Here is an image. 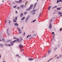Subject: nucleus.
Here are the masks:
<instances>
[{"mask_svg": "<svg viewBox=\"0 0 62 62\" xmlns=\"http://www.w3.org/2000/svg\"><path fill=\"white\" fill-rule=\"evenodd\" d=\"M29 17H30V16H28L27 17H26L25 18V22L26 23H27V22H28V19H29Z\"/></svg>", "mask_w": 62, "mask_h": 62, "instance_id": "f257e3e1", "label": "nucleus"}, {"mask_svg": "<svg viewBox=\"0 0 62 62\" xmlns=\"http://www.w3.org/2000/svg\"><path fill=\"white\" fill-rule=\"evenodd\" d=\"M36 10H33L32 11H31V14L32 15H34V14H35V13H36V12H35V11H36Z\"/></svg>", "mask_w": 62, "mask_h": 62, "instance_id": "f03ea898", "label": "nucleus"}, {"mask_svg": "<svg viewBox=\"0 0 62 62\" xmlns=\"http://www.w3.org/2000/svg\"><path fill=\"white\" fill-rule=\"evenodd\" d=\"M16 40H15L13 41H11L10 42V43H11V45L12 46V45H14V43L15 42H16Z\"/></svg>", "mask_w": 62, "mask_h": 62, "instance_id": "7ed1b4c3", "label": "nucleus"}, {"mask_svg": "<svg viewBox=\"0 0 62 62\" xmlns=\"http://www.w3.org/2000/svg\"><path fill=\"white\" fill-rule=\"evenodd\" d=\"M17 28L18 30V32L19 34H21L22 33V32H21V29H20L19 28Z\"/></svg>", "mask_w": 62, "mask_h": 62, "instance_id": "20e7f679", "label": "nucleus"}, {"mask_svg": "<svg viewBox=\"0 0 62 62\" xmlns=\"http://www.w3.org/2000/svg\"><path fill=\"white\" fill-rule=\"evenodd\" d=\"M52 24L51 23H50L49 26V28H50V29H51V28H52Z\"/></svg>", "mask_w": 62, "mask_h": 62, "instance_id": "39448f33", "label": "nucleus"}, {"mask_svg": "<svg viewBox=\"0 0 62 62\" xmlns=\"http://www.w3.org/2000/svg\"><path fill=\"white\" fill-rule=\"evenodd\" d=\"M31 8H30V7H29L28 8H27L26 9V11H29L30 9H31Z\"/></svg>", "mask_w": 62, "mask_h": 62, "instance_id": "423d86ee", "label": "nucleus"}, {"mask_svg": "<svg viewBox=\"0 0 62 62\" xmlns=\"http://www.w3.org/2000/svg\"><path fill=\"white\" fill-rule=\"evenodd\" d=\"M34 59L32 58V59H31V58H29L28 59V60L29 61H32V60H34Z\"/></svg>", "mask_w": 62, "mask_h": 62, "instance_id": "0eeeda50", "label": "nucleus"}, {"mask_svg": "<svg viewBox=\"0 0 62 62\" xmlns=\"http://www.w3.org/2000/svg\"><path fill=\"white\" fill-rule=\"evenodd\" d=\"M33 4H31L30 7H29L30 8H31V9L32 8V7H33Z\"/></svg>", "mask_w": 62, "mask_h": 62, "instance_id": "6e6552de", "label": "nucleus"}, {"mask_svg": "<svg viewBox=\"0 0 62 62\" xmlns=\"http://www.w3.org/2000/svg\"><path fill=\"white\" fill-rule=\"evenodd\" d=\"M61 8H62V7H61L59 8H57L56 9L57 10H61Z\"/></svg>", "mask_w": 62, "mask_h": 62, "instance_id": "1a4fd4ad", "label": "nucleus"}, {"mask_svg": "<svg viewBox=\"0 0 62 62\" xmlns=\"http://www.w3.org/2000/svg\"><path fill=\"white\" fill-rule=\"evenodd\" d=\"M13 39H17V41H18V42H19V39H17V38H16V37H14Z\"/></svg>", "mask_w": 62, "mask_h": 62, "instance_id": "9d476101", "label": "nucleus"}, {"mask_svg": "<svg viewBox=\"0 0 62 62\" xmlns=\"http://www.w3.org/2000/svg\"><path fill=\"white\" fill-rule=\"evenodd\" d=\"M6 45L8 46H11V45L10 44H6Z\"/></svg>", "mask_w": 62, "mask_h": 62, "instance_id": "9b49d317", "label": "nucleus"}, {"mask_svg": "<svg viewBox=\"0 0 62 62\" xmlns=\"http://www.w3.org/2000/svg\"><path fill=\"white\" fill-rule=\"evenodd\" d=\"M0 45L1 47H4V46H3V45L2 44H0Z\"/></svg>", "mask_w": 62, "mask_h": 62, "instance_id": "f8f14e48", "label": "nucleus"}, {"mask_svg": "<svg viewBox=\"0 0 62 62\" xmlns=\"http://www.w3.org/2000/svg\"><path fill=\"white\" fill-rule=\"evenodd\" d=\"M23 13H21V14H20V17H22V16H23Z\"/></svg>", "mask_w": 62, "mask_h": 62, "instance_id": "ddd939ff", "label": "nucleus"}, {"mask_svg": "<svg viewBox=\"0 0 62 62\" xmlns=\"http://www.w3.org/2000/svg\"><path fill=\"white\" fill-rule=\"evenodd\" d=\"M58 14H59L60 15H62V13L59 12L58 13Z\"/></svg>", "mask_w": 62, "mask_h": 62, "instance_id": "4468645a", "label": "nucleus"}, {"mask_svg": "<svg viewBox=\"0 0 62 62\" xmlns=\"http://www.w3.org/2000/svg\"><path fill=\"white\" fill-rule=\"evenodd\" d=\"M14 24L15 25H16V26H18L19 25L17 23H16Z\"/></svg>", "mask_w": 62, "mask_h": 62, "instance_id": "2eb2a0df", "label": "nucleus"}, {"mask_svg": "<svg viewBox=\"0 0 62 62\" xmlns=\"http://www.w3.org/2000/svg\"><path fill=\"white\" fill-rule=\"evenodd\" d=\"M25 19V17H23L21 19V21H23L24 20V19Z\"/></svg>", "mask_w": 62, "mask_h": 62, "instance_id": "dca6fc26", "label": "nucleus"}, {"mask_svg": "<svg viewBox=\"0 0 62 62\" xmlns=\"http://www.w3.org/2000/svg\"><path fill=\"white\" fill-rule=\"evenodd\" d=\"M22 0H19V3H22Z\"/></svg>", "mask_w": 62, "mask_h": 62, "instance_id": "f3484780", "label": "nucleus"}, {"mask_svg": "<svg viewBox=\"0 0 62 62\" xmlns=\"http://www.w3.org/2000/svg\"><path fill=\"white\" fill-rule=\"evenodd\" d=\"M57 47H55L54 48V51H55L56 50V49H57Z\"/></svg>", "mask_w": 62, "mask_h": 62, "instance_id": "a211bd4d", "label": "nucleus"}, {"mask_svg": "<svg viewBox=\"0 0 62 62\" xmlns=\"http://www.w3.org/2000/svg\"><path fill=\"white\" fill-rule=\"evenodd\" d=\"M27 13H28L27 12H25L24 13V14L25 15H26V14H27Z\"/></svg>", "mask_w": 62, "mask_h": 62, "instance_id": "6ab92c4d", "label": "nucleus"}, {"mask_svg": "<svg viewBox=\"0 0 62 62\" xmlns=\"http://www.w3.org/2000/svg\"><path fill=\"white\" fill-rule=\"evenodd\" d=\"M16 56H18V57H20V56H19V55L18 54H16Z\"/></svg>", "mask_w": 62, "mask_h": 62, "instance_id": "aec40b11", "label": "nucleus"}, {"mask_svg": "<svg viewBox=\"0 0 62 62\" xmlns=\"http://www.w3.org/2000/svg\"><path fill=\"white\" fill-rule=\"evenodd\" d=\"M15 3H19V2L18 1H15Z\"/></svg>", "mask_w": 62, "mask_h": 62, "instance_id": "412c9836", "label": "nucleus"}, {"mask_svg": "<svg viewBox=\"0 0 62 62\" xmlns=\"http://www.w3.org/2000/svg\"><path fill=\"white\" fill-rule=\"evenodd\" d=\"M37 4H38V3L36 2L34 4V6H36L37 5Z\"/></svg>", "mask_w": 62, "mask_h": 62, "instance_id": "4be33fe9", "label": "nucleus"}, {"mask_svg": "<svg viewBox=\"0 0 62 62\" xmlns=\"http://www.w3.org/2000/svg\"><path fill=\"white\" fill-rule=\"evenodd\" d=\"M24 5H23L22 6H21L20 7L21 8H23Z\"/></svg>", "mask_w": 62, "mask_h": 62, "instance_id": "5701e85b", "label": "nucleus"}, {"mask_svg": "<svg viewBox=\"0 0 62 62\" xmlns=\"http://www.w3.org/2000/svg\"><path fill=\"white\" fill-rule=\"evenodd\" d=\"M11 41V39L9 40L7 42H10V41Z\"/></svg>", "mask_w": 62, "mask_h": 62, "instance_id": "b1692460", "label": "nucleus"}, {"mask_svg": "<svg viewBox=\"0 0 62 62\" xmlns=\"http://www.w3.org/2000/svg\"><path fill=\"white\" fill-rule=\"evenodd\" d=\"M14 21H13L15 23V22H16V20H15V19H14Z\"/></svg>", "mask_w": 62, "mask_h": 62, "instance_id": "393cba45", "label": "nucleus"}, {"mask_svg": "<svg viewBox=\"0 0 62 62\" xmlns=\"http://www.w3.org/2000/svg\"><path fill=\"white\" fill-rule=\"evenodd\" d=\"M25 32H24L23 33V36H25Z\"/></svg>", "mask_w": 62, "mask_h": 62, "instance_id": "a878e982", "label": "nucleus"}, {"mask_svg": "<svg viewBox=\"0 0 62 62\" xmlns=\"http://www.w3.org/2000/svg\"><path fill=\"white\" fill-rule=\"evenodd\" d=\"M17 16H16V17H15V20H17Z\"/></svg>", "mask_w": 62, "mask_h": 62, "instance_id": "bb28decb", "label": "nucleus"}, {"mask_svg": "<svg viewBox=\"0 0 62 62\" xmlns=\"http://www.w3.org/2000/svg\"><path fill=\"white\" fill-rule=\"evenodd\" d=\"M23 26H22L21 29H23Z\"/></svg>", "mask_w": 62, "mask_h": 62, "instance_id": "cd10ccee", "label": "nucleus"}, {"mask_svg": "<svg viewBox=\"0 0 62 62\" xmlns=\"http://www.w3.org/2000/svg\"><path fill=\"white\" fill-rule=\"evenodd\" d=\"M62 56V55H61V54H60L59 56V57H61Z\"/></svg>", "mask_w": 62, "mask_h": 62, "instance_id": "c85d7f7f", "label": "nucleus"}, {"mask_svg": "<svg viewBox=\"0 0 62 62\" xmlns=\"http://www.w3.org/2000/svg\"><path fill=\"white\" fill-rule=\"evenodd\" d=\"M19 48H21V45L20 44L19 45Z\"/></svg>", "mask_w": 62, "mask_h": 62, "instance_id": "c756f323", "label": "nucleus"}, {"mask_svg": "<svg viewBox=\"0 0 62 62\" xmlns=\"http://www.w3.org/2000/svg\"><path fill=\"white\" fill-rule=\"evenodd\" d=\"M59 2H62V0H59Z\"/></svg>", "mask_w": 62, "mask_h": 62, "instance_id": "7c9ffc66", "label": "nucleus"}, {"mask_svg": "<svg viewBox=\"0 0 62 62\" xmlns=\"http://www.w3.org/2000/svg\"><path fill=\"white\" fill-rule=\"evenodd\" d=\"M10 23H11V21L10 20H9V23L10 24Z\"/></svg>", "mask_w": 62, "mask_h": 62, "instance_id": "2f4dec72", "label": "nucleus"}, {"mask_svg": "<svg viewBox=\"0 0 62 62\" xmlns=\"http://www.w3.org/2000/svg\"><path fill=\"white\" fill-rule=\"evenodd\" d=\"M22 40H23V39H21V40H20V42H21V41Z\"/></svg>", "mask_w": 62, "mask_h": 62, "instance_id": "473e14b6", "label": "nucleus"}, {"mask_svg": "<svg viewBox=\"0 0 62 62\" xmlns=\"http://www.w3.org/2000/svg\"><path fill=\"white\" fill-rule=\"evenodd\" d=\"M16 7V6H13V8H15Z\"/></svg>", "mask_w": 62, "mask_h": 62, "instance_id": "72a5a7b5", "label": "nucleus"}, {"mask_svg": "<svg viewBox=\"0 0 62 62\" xmlns=\"http://www.w3.org/2000/svg\"><path fill=\"white\" fill-rule=\"evenodd\" d=\"M52 59H52V58H51L49 60L50 61V60H52Z\"/></svg>", "mask_w": 62, "mask_h": 62, "instance_id": "f704fd0d", "label": "nucleus"}, {"mask_svg": "<svg viewBox=\"0 0 62 62\" xmlns=\"http://www.w3.org/2000/svg\"><path fill=\"white\" fill-rule=\"evenodd\" d=\"M29 37V35H27V38H28V37Z\"/></svg>", "mask_w": 62, "mask_h": 62, "instance_id": "c9c22d12", "label": "nucleus"}, {"mask_svg": "<svg viewBox=\"0 0 62 62\" xmlns=\"http://www.w3.org/2000/svg\"><path fill=\"white\" fill-rule=\"evenodd\" d=\"M2 40L3 41H5V39H2Z\"/></svg>", "mask_w": 62, "mask_h": 62, "instance_id": "e433bc0d", "label": "nucleus"}, {"mask_svg": "<svg viewBox=\"0 0 62 62\" xmlns=\"http://www.w3.org/2000/svg\"><path fill=\"white\" fill-rule=\"evenodd\" d=\"M36 20H33V22H36Z\"/></svg>", "mask_w": 62, "mask_h": 62, "instance_id": "4c0bfd02", "label": "nucleus"}, {"mask_svg": "<svg viewBox=\"0 0 62 62\" xmlns=\"http://www.w3.org/2000/svg\"><path fill=\"white\" fill-rule=\"evenodd\" d=\"M57 3H58V2H59V1L58 0H57Z\"/></svg>", "mask_w": 62, "mask_h": 62, "instance_id": "58836bf2", "label": "nucleus"}, {"mask_svg": "<svg viewBox=\"0 0 62 62\" xmlns=\"http://www.w3.org/2000/svg\"><path fill=\"white\" fill-rule=\"evenodd\" d=\"M16 14H17V13H18V12H17V11H16Z\"/></svg>", "mask_w": 62, "mask_h": 62, "instance_id": "ea45409f", "label": "nucleus"}, {"mask_svg": "<svg viewBox=\"0 0 62 62\" xmlns=\"http://www.w3.org/2000/svg\"><path fill=\"white\" fill-rule=\"evenodd\" d=\"M36 7V5H34L33 7V8H34Z\"/></svg>", "mask_w": 62, "mask_h": 62, "instance_id": "a19ab883", "label": "nucleus"}, {"mask_svg": "<svg viewBox=\"0 0 62 62\" xmlns=\"http://www.w3.org/2000/svg\"><path fill=\"white\" fill-rule=\"evenodd\" d=\"M52 22V20L51 19V20L50 21V23H51Z\"/></svg>", "mask_w": 62, "mask_h": 62, "instance_id": "79ce46f5", "label": "nucleus"}, {"mask_svg": "<svg viewBox=\"0 0 62 62\" xmlns=\"http://www.w3.org/2000/svg\"><path fill=\"white\" fill-rule=\"evenodd\" d=\"M40 14H41V13H40L39 16V17H38V18H39V16H40Z\"/></svg>", "mask_w": 62, "mask_h": 62, "instance_id": "37998d69", "label": "nucleus"}, {"mask_svg": "<svg viewBox=\"0 0 62 62\" xmlns=\"http://www.w3.org/2000/svg\"><path fill=\"white\" fill-rule=\"evenodd\" d=\"M62 30V28H61L60 29V31H61V30Z\"/></svg>", "mask_w": 62, "mask_h": 62, "instance_id": "c03bdc74", "label": "nucleus"}, {"mask_svg": "<svg viewBox=\"0 0 62 62\" xmlns=\"http://www.w3.org/2000/svg\"><path fill=\"white\" fill-rule=\"evenodd\" d=\"M7 32H8V29H7Z\"/></svg>", "mask_w": 62, "mask_h": 62, "instance_id": "a18cd8bd", "label": "nucleus"}, {"mask_svg": "<svg viewBox=\"0 0 62 62\" xmlns=\"http://www.w3.org/2000/svg\"><path fill=\"white\" fill-rule=\"evenodd\" d=\"M58 58V59L59 58V56H58L57 58Z\"/></svg>", "mask_w": 62, "mask_h": 62, "instance_id": "49530a36", "label": "nucleus"}, {"mask_svg": "<svg viewBox=\"0 0 62 62\" xmlns=\"http://www.w3.org/2000/svg\"><path fill=\"white\" fill-rule=\"evenodd\" d=\"M54 7L55 8H57V6H55Z\"/></svg>", "mask_w": 62, "mask_h": 62, "instance_id": "de8ad7c7", "label": "nucleus"}, {"mask_svg": "<svg viewBox=\"0 0 62 62\" xmlns=\"http://www.w3.org/2000/svg\"><path fill=\"white\" fill-rule=\"evenodd\" d=\"M51 8V6H49V8Z\"/></svg>", "mask_w": 62, "mask_h": 62, "instance_id": "09e8293b", "label": "nucleus"}, {"mask_svg": "<svg viewBox=\"0 0 62 62\" xmlns=\"http://www.w3.org/2000/svg\"><path fill=\"white\" fill-rule=\"evenodd\" d=\"M50 61L49 60H48L47 61V62H49Z\"/></svg>", "mask_w": 62, "mask_h": 62, "instance_id": "8fccbe9b", "label": "nucleus"}, {"mask_svg": "<svg viewBox=\"0 0 62 62\" xmlns=\"http://www.w3.org/2000/svg\"><path fill=\"white\" fill-rule=\"evenodd\" d=\"M52 34H54V32H52Z\"/></svg>", "mask_w": 62, "mask_h": 62, "instance_id": "3c124183", "label": "nucleus"}, {"mask_svg": "<svg viewBox=\"0 0 62 62\" xmlns=\"http://www.w3.org/2000/svg\"><path fill=\"white\" fill-rule=\"evenodd\" d=\"M20 9V7H18V9Z\"/></svg>", "mask_w": 62, "mask_h": 62, "instance_id": "603ef678", "label": "nucleus"}, {"mask_svg": "<svg viewBox=\"0 0 62 62\" xmlns=\"http://www.w3.org/2000/svg\"><path fill=\"white\" fill-rule=\"evenodd\" d=\"M13 3V4H15V3H14V2H13V3Z\"/></svg>", "mask_w": 62, "mask_h": 62, "instance_id": "864d4df0", "label": "nucleus"}, {"mask_svg": "<svg viewBox=\"0 0 62 62\" xmlns=\"http://www.w3.org/2000/svg\"><path fill=\"white\" fill-rule=\"evenodd\" d=\"M50 52V50H49L48 52V53H49Z\"/></svg>", "mask_w": 62, "mask_h": 62, "instance_id": "5fc2aeb1", "label": "nucleus"}, {"mask_svg": "<svg viewBox=\"0 0 62 62\" xmlns=\"http://www.w3.org/2000/svg\"><path fill=\"white\" fill-rule=\"evenodd\" d=\"M34 36H36V34H34Z\"/></svg>", "mask_w": 62, "mask_h": 62, "instance_id": "6e6d98bb", "label": "nucleus"}, {"mask_svg": "<svg viewBox=\"0 0 62 62\" xmlns=\"http://www.w3.org/2000/svg\"><path fill=\"white\" fill-rule=\"evenodd\" d=\"M54 35H53V39H54Z\"/></svg>", "mask_w": 62, "mask_h": 62, "instance_id": "4d7b16f0", "label": "nucleus"}, {"mask_svg": "<svg viewBox=\"0 0 62 62\" xmlns=\"http://www.w3.org/2000/svg\"><path fill=\"white\" fill-rule=\"evenodd\" d=\"M22 50H23V51H24V50L23 49H21V51H22Z\"/></svg>", "mask_w": 62, "mask_h": 62, "instance_id": "13d9d810", "label": "nucleus"}, {"mask_svg": "<svg viewBox=\"0 0 62 62\" xmlns=\"http://www.w3.org/2000/svg\"><path fill=\"white\" fill-rule=\"evenodd\" d=\"M60 16H61V17H62V15H60Z\"/></svg>", "mask_w": 62, "mask_h": 62, "instance_id": "bf43d9fd", "label": "nucleus"}, {"mask_svg": "<svg viewBox=\"0 0 62 62\" xmlns=\"http://www.w3.org/2000/svg\"><path fill=\"white\" fill-rule=\"evenodd\" d=\"M21 47H23V45L21 46Z\"/></svg>", "mask_w": 62, "mask_h": 62, "instance_id": "052dcab7", "label": "nucleus"}, {"mask_svg": "<svg viewBox=\"0 0 62 62\" xmlns=\"http://www.w3.org/2000/svg\"><path fill=\"white\" fill-rule=\"evenodd\" d=\"M54 8V7H53L52 8Z\"/></svg>", "mask_w": 62, "mask_h": 62, "instance_id": "680f3d73", "label": "nucleus"}, {"mask_svg": "<svg viewBox=\"0 0 62 62\" xmlns=\"http://www.w3.org/2000/svg\"><path fill=\"white\" fill-rule=\"evenodd\" d=\"M48 10H50V8H49L48 9Z\"/></svg>", "mask_w": 62, "mask_h": 62, "instance_id": "e2e57ef3", "label": "nucleus"}, {"mask_svg": "<svg viewBox=\"0 0 62 62\" xmlns=\"http://www.w3.org/2000/svg\"><path fill=\"white\" fill-rule=\"evenodd\" d=\"M32 38H33V37H31L30 38V39H32Z\"/></svg>", "mask_w": 62, "mask_h": 62, "instance_id": "0e129e2a", "label": "nucleus"}, {"mask_svg": "<svg viewBox=\"0 0 62 62\" xmlns=\"http://www.w3.org/2000/svg\"><path fill=\"white\" fill-rule=\"evenodd\" d=\"M57 56V55H55V56L56 57V56Z\"/></svg>", "mask_w": 62, "mask_h": 62, "instance_id": "69168bd1", "label": "nucleus"}, {"mask_svg": "<svg viewBox=\"0 0 62 62\" xmlns=\"http://www.w3.org/2000/svg\"><path fill=\"white\" fill-rule=\"evenodd\" d=\"M31 35H30L29 36V37H31Z\"/></svg>", "mask_w": 62, "mask_h": 62, "instance_id": "338daca9", "label": "nucleus"}, {"mask_svg": "<svg viewBox=\"0 0 62 62\" xmlns=\"http://www.w3.org/2000/svg\"><path fill=\"white\" fill-rule=\"evenodd\" d=\"M8 35H9V33H8Z\"/></svg>", "mask_w": 62, "mask_h": 62, "instance_id": "774afa93", "label": "nucleus"}]
</instances>
